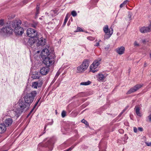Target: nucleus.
<instances>
[{
  "label": "nucleus",
  "mask_w": 151,
  "mask_h": 151,
  "mask_svg": "<svg viewBox=\"0 0 151 151\" xmlns=\"http://www.w3.org/2000/svg\"><path fill=\"white\" fill-rule=\"evenodd\" d=\"M40 7L39 6L37 5V7H36V15L38 14L39 13V10Z\"/></svg>",
  "instance_id": "c85d7f7f"
},
{
  "label": "nucleus",
  "mask_w": 151,
  "mask_h": 151,
  "mask_svg": "<svg viewBox=\"0 0 151 151\" xmlns=\"http://www.w3.org/2000/svg\"><path fill=\"white\" fill-rule=\"evenodd\" d=\"M49 50H48L47 48L44 49L42 51L41 55L42 58H44L46 56H48L49 55H50L52 54H50L49 53Z\"/></svg>",
  "instance_id": "ddd939ff"
},
{
  "label": "nucleus",
  "mask_w": 151,
  "mask_h": 151,
  "mask_svg": "<svg viewBox=\"0 0 151 151\" xmlns=\"http://www.w3.org/2000/svg\"><path fill=\"white\" fill-rule=\"evenodd\" d=\"M145 65H145V64H144V66H145Z\"/></svg>",
  "instance_id": "052dcab7"
},
{
  "label": "nucleus",
  "mask_w": 151,
  "mask_h": 151,
  "mask_svg": "<svg viewBox=\"0 0 151 151\" xmlns=\"http://www.w3.org/2000/svg\"><path fill=\"white\" fill-rule=\"evenodd\" d=\"M38 39V37H32L29 38L28 40L27 44V45L30 47H32L34 45Z\"/></svg>",
  "instance_id": "9d476101"
},
{
  "label": "nucleus",
  "mask_w": 151,
  "mask_h": 151,
  "mask_svg": "<svg viewBox=\"0 0 151 151\" xmlns=\"http://www.w3.org/2000/svg\"><path fill=\"white\" fill-rule=\"evenodd\" d=\"M43 84L42 81H35L32 82V88L37 89L38 88H40Z\"/></svg>",
  "instance_id": "9b49d317"
},
{
  "label": "nucleus",
  "mask_w": 151,
  "mask_h": 151,
  "mask_svg": "<svg viewBox=\"0 0 151 151\" xmlns=\"http://www.w3.org/2000/svg\"><path fill=\"white\" fill-rule=\"evenodd\" d=\"M49 71V69L48 67H43L40 70V73L42 75H46Z\"/></svg>",
  "instance_id": "4468645a"
},
{
  "label": "nucleus",
  "mask_w": 151,
  "mask_h": 151,
  "mask_svg": "<svg viewBox=\"0 0 151 151\" xmlns=\"http://www.w3.org/2000/svg\"><path fill=\"white\" fill-rule=\"evenodd\" d=\"M74 146H72L68 149L64 151H71L74 148Z\"/></svg>",
  "instance_id": "2f4dec72"
},
{
  "label": "nucleus",
  "mask_w": 151,
  "mask_h": 151,
  "mask_svg": "<svg viewBox=\"0 0 151 151\" xmlns=\"http://www.w3.org/2000/svg\"><path fill=\"white\" fill-rule=\"evenodd\" d=\"M134 44L135 46L138 47L139 46V44L136 41H135L134 42Z\"/></svg>",
  "instance_id": "72a5a7b5"
},
{
  "label": "nucleus",
  "mask_w": 151,
  "mask_h": 151,
  "mask_svg": "<svg viewBox=\"0 0 151 151\" xmlns=\"http://www.w3.org/2000/svg\"><path fill=\"white\" fill-rule=\"evenodd\" d=\"M135 109L136 113L137 115L138 116L141 117L142 116V114L140 112V109L137 106H136Z\"/></svg>",
  "instance_id": "4be33fe9"
},
{
  "label": "nucleus",
  "mask_w": 151,
  "mask_h": 151,
  "mask_svg": "<svg viewBox=\"0 0 151 151\" xmlns=\"http://www.w3.org/2000/svg\"><path fill=\"white\" fill-rule=\"evenodd\" d=\"M32 27H35V26H33Z\"/></svg>",
  "instance_id": "13d9d810"
},
{
  "label": "nucleus",
  "mask_w": 151,
  "mask_h": 151,
  "mask_svg": "<svg viewBox=\"0 0 151 151\" xmlns=\"http://www.w3.org/2000/svg\"><path fill=\"white\" fill-rule=\"evenodd\" d=\"M55 55L54 54L49 55L45 57L43 61V63L47 66L52 65L54 63Z\"/></svg>",
  "instance_id": "20e7f679"
},
{
  "label": "nucleus",
  "mask_w": 151,
  "mask_h": 151,
  "mask_svg": "<svg viewBox=\"0 0 151 151\" xmlns=\"http://www.w3.org/2000/svg\"><path fill=\"white\" fill-rule=\"evenodd\" d=\"M81 122L83 123L84 124L86 125H87L88 124L87 122L84 119L82 120Z\"/></svg>",
  "instance_id": "c9c22d12"
},
{
  "label": "nucleus",
  "mask_w": 151,
  "mask_h": 151,
  "mask_svg": "<svg viewBox=\"0 0 151 151\" xmlns=\"http://www.w3.org/2000/svg\"><path fill=\"white\" fill-rule=\"evenodd\" d=\"M71 14L74 17H76L77 15L76 12L75 11H72L71 12Z\"/></svg>",
  "instance_id": "cd10ccee"
},
{
  "label": "nucleus",
  "mask_w": 151,
  "mask_h": 151,
  "mask_svg": "<svg viewBox=\"0 0 151 151\" xmlns=\"http://www.w3.org/2000/svg\"><path fill=\"white\" fill-rule=\"evenodd\" d=\"M40 19H42V18H40Z\"/></svg>",
  "instance_id": "bf43d9fd"
},
{
  "label": "nucleus",
  "mask_w": 151,
  "mask_h": 151,
  "mask_svg": "<svg viewBox=\"0 0 151 151\" xmlns=\"http://www.w3.org/2000/svg\"><path fill=\"white\" fill-rule=\"evenodd\" d=\"M26 34L28 36L31 37H37V32L36 30L31 28L28 29Z\"/></svg>",
  "instance_id": "423d86ee"
},
{
  "label": "nucleus",
  "mask_w": 151,
  "mask_h": 151,
  "mask_svg": "<svg viewBox=\"0 0 151 151\" xmlns=\"http://www.w3.org/2000/svg\"><path fill=\"white\" fill-rule=\"evenodd\" d=\"M7 129V127L4 123L0 124V133H3L5 132Z\"/></svg>",
  "instance_id": "a211bd4d"
},
{
  "label": "nucleus",
  "mask_w": 151,
  "mask_h": 151,
  "mask_svg": "<svg viewBox=\"0 0 151 151\" xmlns=\"http://www.w3.org/2000/svg\"><path fill=\"white\" fill-rule=\"evenodd\" d=\"M56 11L54 10H51L49 14V13H46V14L48 15V16H49L53 17V16H55L56 15Z\"/></svg>",
  "instance_id": "5701e85b"
},
{
  "label": "nucleus",
  "mask_w": 151,
  "mask_h": 151,
  "mask_svg": "<svg viewBox=\"0 0 151 151\" xmlns=\"http://www.w3.org/2000/svg\"><path fill=\"white\" fill-rule=\"evenodd\" d=\"M96 2H98L99 0H95Z\"/></svg>",
  "instance_id": "5fc2aeb1"
},
{
  "label": "nucleus",
  "mask_w": 151,
  "mask_h": 151,
  "mask_svg": "<svg viewBox=\"0 0 151 151\" xmlns=\"http://www.w3.org/2000/svg\"><path fill=\"white\" fill-rule=\"evenodd\" d=\"M34 109H35V108L33 107V108L31 110V111H30V112L29 113V114H28V115L27 116V117H28L30 115V114L33 111Z\"/></svg>",
  "instance_id": "58836bf2"
},
{
  "label": "nucleus",
  "mask_w": 151,
  "mask_h": 151,
  "mask_svg": "<svg viewBox=\"0 0 151 151\" xmlns=\"http://www.w3.org/2000/svg\"><path fill=\"white\" fill-rule=\"evenodd\" d=\"M125 138L126 139H128V137L127 136H126Z\"/></svg>",
  "instance_id": "603ef678"
},
{
  "label": "nucleus",
  "mask_w": 151,
  "mask_h": 151,
  "mask_svg": "<svg viewBox=\"0 0 151 151\" xmlns=\"http://www.w3.org/2000/svg\"><path fill=\"white\" fill-rule=\"evenodd\" d=\"M109 47H110V45H108L107 46V47H106L105 48V49L106 50H108L109 49Z\"/></svg>",
  "instance_id": "3c124183"
},
{
  "label": "nucleus",
  "mask_w": 151,
  "mask_h": 151,
  "mask_svg": "<svg viewBox=\"0 0 151 151\" xmlns=\"http://www.w3.org/2000/svg\"><path fill=\"white\" fill-rule=\"evenodd\" d=\"M91 82L89 81H88L86 82H82L80 83V85H85L87 86L89 85L91 83Z\"/></svg>",
  "instance_id": "393cba45"
},
{
  "label": "nucleus",
  "mask_w": 151,
  "mask_h": 151,
  "mask_svg": "<svg viewBox=\"0 0 151 151\" xmlns=\"http://www.w3.org/2000/svg\"><path fill=\"white\" fill-rule=\"evenodd\" d=\"M147 118L149 119V122H151V114L147 117Z\"/></svg>",
  "instance_id": "ea45409f"
},
{
  "label": "nucleus",
  "mask_w": 151,
  "mask_h": 151,
  "mask_svg": "<svg viewBox=\"0 0 151 151\" xmlns=\"http://www.w3.org/2000/svg\"><path fill=\"white\" fill-rule=\"evenodd\" d=\"M143 86V84H137L134 86L133 88H131L127 92V94H130L132 93H133L139 88H141Z\"/></svg>",
  "instance_id": "6e6552de"
},
{
  "label": "nucleus",
  "mask_w": 151,
  "mask_h": 151,
  "mask_svg": "<svg viewBox=\"0 0 151 151\" xmlns=\"http://www.w3.org/2000/svg\"><path fill=\"white\" fill-rule=\"evenodd\" d=\"M95 46H99V42H97L94 45Z\"/></svg>",
  "instance_id": "de8ad7c7"
},
{
  "label": "nucleus",
  "mask_w": 151,
  "mask_h": 151,
  "mask_svg": "<svg viewBox=\"0 0 151 151\" xmlns=\"http://www.w3.org/2000/svg\"><path fill=\"white\" fill-rule=\"evenodd\" d=\"M68 14H67L65 17V19L64 20V22L63 23V24L64 25H65L66 24L68 21Z\"/></svg>",
  "instance_id": "bb28decb"
},
{
  "label": "nucleus",
  "mask_w": 151,
  "mask_h": 151,
  "mask_svg": "<svg viewBox=\"0 0 151 151\" xmlns=\"http://www.w3.org/2000/svg\"><path fill=\"white\" fill-rule=\"evenodd\" d=\"M89 66L88 61L87 60H84L82 64L76 68V72L77 73H83L88 68Z\"/></svg>",
  "instance_id": "7ed1b4c3"
},
{
  "label": "nucleus",
  "mask_w": 151,
  "mask_h": 151,
  "mask_svg": "<svg viewBox=\"0 0 151 151\" xmlns=\"http://www.w3.org/2000/svg\"><path fill=\"white\" fill-rule=\"evenodd\" d=\"M132 13L130 12H129L128 14V17L129 18V20H131L132 19Z\"/></svg>",
  "instance_id": "c756f323"
},
{
  "label": "nucleus",
  "mask_w": 151,
  "mask_h": 151,
  "mask_svg": "<svg viewBox=\"0 0 151 151\" xmlns=\"http://www.w3.org/2000/svg\"><path fill=\"white\" fill-rule=\"evenodd\" d=\"M32 78H39V76L37 72H35L33 73Z\"/></svg>",
  "instance_id": "b1692460"
},
{
  "label": "nucleus",
  "mask_w": 151,
  "mask_h": 151,
  "mask_svg": "<svg viewBox=\"0 0 151 151\" xmlns=\"http://www.w3.org/2000/svg\"><path fill=\"white\" fill-rule=\"evenodd\" d=\"M62 116L63 117H64L66 116V112L64 111H63L61 114Z\"/></svg>",
  "instance_id": "7c9ffc66"
},
{
  "label": "nucleus",
  "mask_w": 151,
  "mask_h": 151,
  "mask_svg": "<svg viewBox=\"0 0 151 151\" xmlns=\"http://www.w3.org/2000/svg\"><path fill=\"white\" fill-rule=\"evenodd\" d=\"M21 23L20 20H16L12 22L11 24L15 34L18 35H22L24 32L23 28L20 27Z\"/></svg>",
  "instance_id": "f03ea898"
},
{
  "label": "nucleus",
  "mask_w": 151,
  "mask_h": 151,
  "mask_svg": "<svg viewBox=\"0 0 151 151\" xmlns=\"http://www.w3.org/2000/svg\"><path fill=\"white\" fill-rule=\"evenodd\" d=\"M13 122L12 119L11 118L6 119L4 120V124L7 127H9L11 125Z\"/></svg>",
  "instance_id": "dca6fc26"
},
{
  "label": "nucleus",
  "mask_w": 151,
  "mask_h": 151,
  "mask_svg": "<svg viewBox=\"0 0 151 151\" xmlns=\"http://www.w3.org/2000/svg\"><path fill=\"white\" fill-rule=\"evenodd\" d=\"M143 86V84H137L134 86L133 88H131L127 92V94H130L132 93H133L139 88H141Z\"/></svg>",
  "instance_id": "1a4fd4ad"
},
{
  "label": "nucleus",
  "mask_w": 151,
  "mask_h": 151,
  "mask_svg": "<svg viewBox=\"0 0 151 151\" xmlns=\"http://www.w3.org/2000/svg\"><path fill=\"white\" fill-rule=\"evenodd\" d=\"M40 98L38 100V101H37V102L35 104L34 106L33 107V108H35L36 107V106H37V105L39 102V101L40 100Z\"/></svg>",
  "instance_id": "4c0bfd02"
},
{
  "label": "nucleus",
  "mask_w": 151,
  "mask_h": 151,
  "mask_svg": "<svg viewBox=\"0 0 151 151\" xmlns=\"http://www.w3.org/2000/svg\"><path fill=\"white\" fill-rule=\"evenodd\" d=\"M116 52L119 55L123 54L125 51V48L123 46L119 47L116 50Z\"/></svg>",
  "instance_id": "2eb2a0df"
},
{
  "label": "nucleus",
  "mask_w": 151,
  "mask_h": 151,
  "mask_svg": "<svg viewBox=\"0 0 151 151\" xmlns=\"http://www.w3.org/2000/svg\"><path fill=\"white\" fill-rule=\"evenodd\" d=\"M150 24L148 27H142L140 28V31L142 33H145L151 31V20Z\"/></svg>",
  "instance_id": "f8f14e48"
},
{
  "label": "nucleus",
  "mask_w": 151,
  "mask_h": 151,
  "mask_svg": "<svg viewBox=\"0 0 151 151\" xmlns=\"http://www.w3.org/2000/svg\"><path fill=\"white\" fill-rule=\"evenodd\" d=\"M87 39L91 41H93L94 40L95 38L92 37H88L87 38Z\"/></svg>",
  "instance_id": "f704fd0d"
},
{
  "label": "nucleus",
  "mask_w": 151,
  "mask_h": 151,
  "mask_svg": "<svg viewBox=\"0 0 151 151\" xmlns=\"http://www.w3.org/2000/svg\"><path fill=\"white\" fill-rule=\"evenodd\" d=\"M96 76L99 81H103L105 78V76L101 73L98 74Z\"/></svg>",
  "instance_id": "6ab92c4d"
},
{
  "label": "nucleus",
  "mask_w": 151,
  "mask_h": 151,
  "mask_svg": "<svg viewBox=\"0 0 151 151\" xmlns=\"http://www.w3.org/2000/svg\"><path fill=\"white\" fill-rule=\"evenodd\" d=\"M38 41L37 43V45L38 46L40 45H44L46 42V40L42 37L40 38L39 39H38Z\"/></svg>",
  "instance_id": "f3484780"
},
{
  "label": "nucleus",
  "mask_w": 151,
  "mask_h": 151,
  "mask_svg": "<svg viewBox=\"0 0 151 151\" xmlns=\"http://www.w3.org/2000/svg\"><path fill=\"white\" fill-rule=\"evenodd\" d=\"M37 94L36 91H33L27 93L24 96V101L19 100L17 106L13 110L14 116L18 117L22 112L28 110Z\"/></svg>",
  "instance_id": "f257e3e1"
},
{
  "label": "nucleus",
  "mask_w": 151,
  "mask_h": 151,
  "mask_svg": "<svg viewBox=\"0 0 151 151\" xmlns=\"http://www.w3.org/2000/svg\"><path fill=\"white\" fill-rule=\"evenodd\" d=\"M102 42V41L101 40H99V41L98 42Z\"/></svg>",
  "instance_id": "864d4df0"
},
{
  "label": "nucleus",
  "mask_w": 151,
  "mask_h": 151,
  "mask_svg": "<svg viewBox=\"0 0 151 151\" xmlns=\"http://www.w3.org/2000/svg\"><path fill=\"white\" fill-rule=\"evenodd\" d=\"M145 65H145V64H144V66H145Z\"/></svg>",
  "instance_id": "680f3d73"
},
{
  "label": "nucleus",
  "mask_w": 151,
  "mask_h": 151,
  "mask_svg": "<svg viewBox=\"0 0 151 151\" xmlns=\"http://www.w3.org/2000/svg\"><path fill=\"white\" fill-rule=\"evenodd\" d=\"M46 127V125L45 127V129Z\"/></svg>",
  "instance_id": "4d7b16f0"
},
{
  "label": "nucleus",
  "mask_w": 151,
  "mask_h": 151,
  "mask_svg": "<svg viewBox=\"0 0 151 151\" xmlns=\"http://www.w3.org/2000/svg\"><path fill=\"white\" fill-rule=\"evenodd\" d=\"M134 131L135 133H137V130L136 127H134Z\"/></svg>",
  "instance_id": "37998d69"
},
{
  "label": "nucleus",
  "mask_w": 151,
  "mask_h": 151,
  "mask_svg": "<svg viewBox=\"0 0 151 151\" xmlns=\"http://www.w3.org/2000/svg\"><path fill=\"white\" fill-rule=\"evenodd\" d=\"M60 74V73L59 72H58L56 74V76H58Z\"/></svg>",
  "instance_id": "8fccbe9b"
},
{
  "label": "nucleus",
  "mask_w": 151,
  "mask_h": 151,
  "mask_svg": "<svg viewBox=\"0 0 151 151\" xmlns=\"http://www.w3.org/2000/svg\"><path fill=\"white\" fill-rule=\"evenodd\" d=\"M145 143L148 146H150L151 147V142H146Z\"/></svg>",
  "instance_id": "e433bc0d"
},
{
  "label": "nucleus",
  "mask_w": 151,
  "mask_h": 151,
  "mask_svg": "<svg viewBox=\"0 0 151 151\" xmlns=\"http://www.w3.org/2000/svg\"><path fill=\"white\" fill-rule=\"evenodd\" d=\"M129 2V1L127 0H126L124 1L120 5V8H122V7L125 6V5H127V4L128 3V2Z\"/></svg>",
  "instance_id": "a878e982"
},
{
  "label": "nucleus",
  "mask_w": 151,
  "mask_h": 151,
  "mask_svg": "<svg viewBox=\"0 0 151 151\" xmlns=\"http://www.w3.org/2000/svg\"><path fill=\"white\" fill-rule=\"evenodd\" d=\"M15 17L14 16L13 17H12V16H8V19H10L11 18H14Z\"/></svg>",
  "instance_id": "49530a36"
},
{
  "label": "nucleus",
  "mask_w": 151,
  "mask_h": 151,
  "mask_svg": "<svg viewBox=\"0 0 151 151\" xmlns=\"http://www.w3.org/2000/svg\"><path fill=\"white\" fill-rule=\"evenodd\" d=\"M98 67V66L92 64L90 67V71L92 72L93 73L97 72L98 70L97 69Z\"/></svg>",
  "instance_id": "aec40b11"
},
{
  "label": "nucleus",
  "mask_w": 151,
  "mask_h": 151,
  "mask_svg": "<svg viewBox=\"0 0 151 151\" xmlns=\"http://www.w3.org/2000/svg\"><path fill=\"white\" fill-rule=\"evenodd\" d=\"M125 110H124L120 113V114H119V116H121L122 114L125 111Z\"/></svg>",
  "instance_id": "09e8293b"
},
{
  "label": "nucleus",
  "mask_w": 151,
  "mask_h": 151,
  "mask_svg": "<svg viewBox=\"0 0 151 151\" xmlns=\"http://www.w3.org/2000/svg\"><path fill=\"white\" fill-rule=\"evenodd\" d=\"M101 59L100 58H98L95 60H94L92 64L94 65H96L97 66H98L100 65L101 63Z\"/></svg>",
  "instance_id": "412c9836"
},
{
  "label": "nucleus",
  "mask_w": 151,
  "mask_h": 151,
  "mask_svg": "<svg viewBox=\"0 0 151 151\" xmlns=\"http://www.w3.org/2000/svg\"><path fill=\"white\" fill-rule=\"evenodd\" d=\"M53 120H52V121L50 122H49L48 124L47 125H52L53 124Z\"/></svg>",
  "instance_id": "c03bdc74"
},
{
  "label": "nucleus",
  "mask_w": 151,
  "mask_h": 151,
  "mask_svg": "<svg viewBox=\"0 0 151 151\" xmlns=\"http://www.w3.org/2000/svg\"><path fill=\"white\" fill-rule=\"evenodd\" d=\"M138 130L140 131H142L143 130V129L142 127H139L138 128Z\"/></svg>",
  "instance_id": "a18cd8bd"
},
{
  "label": "nucleus",
  "mask_w": 151,
  "mask_h": 151,
  "mask_svg": "<svg viewBox=\"0 0 151 151\" xmlns=\"http://www.w3.org/2000/svg\"><path fill=\"white\" fill-rule=\"evenodd\" d=\"M4 24V20L3 19L0 20V25L2 26Z\"/></svg>",
  "instance_id": "79ce46f5"
},
{
  "label": "nucleus",
  "mask_w": 151,
  "mask_h": 151,
  "mask_svg": "<svg viewBox=\"0 0 151 151\" xmlns=\"http://www.w3.org/2000/svg\"><path fill=\"white\" fill-rule=\"evenodd\" d=\"M103 30L105 34L104 36V40L109 39L113 33V30L112 28H110L109 29L107 25H105L103 28Z\"/></svg>",
  "instance_id": "39448f33"
},
{
  "label": "nucleus",
  "mask_w": 151,
  "mask_h": 151,
  "mask_svg": "<svg viewBox=\"0 0 151 151\" xmlns=\"http://www.w3.org/2000/svg\"><path fill=\"white\" fill-rule=\"evenodd\" d=\"M142 43H143L144 44H145L146 43H147V42H148V41L147 40H146L145 39H143V40H142Z\"/></svg>",
  "instance_id": "a19ab883"
},
{
  "label": "nucleus",
  "mask_w": 151,
  "mask_h": 151,
  "mask_svg": "<svg viewBox=\"0 0 151 151\" xmlns=\"http://www.w3.org/2000/svg\"><path fill=\"white\" fill-rule=\"evenodd\" d=\"M82 29L80 27H78L77 29H76V32H82L83 31Z\"/></svg>",
  "instance_id": "473e14b6"
},
{
  "label": "nucleus",
  "mask_w": 151,
  "mask_h": 151,
  "mask_svg": "<svg viewBox=\"0 0 151 151\" xmlns=\"http://www.w3.org/2000/svg\"><path fill=\"white\" fill-rule=\"evenodd\" d=\"M150 58H151V53L150 54Z\"/></svg>",
  "instance_id": "6e6d98bb"
},
{
  "label": "nucleus",
  "mask_w": 151,
  "mask_h": 151,
  "mask_svg": "<svg viewBox=\"0 0 151 151\" xmlns=\"http://www.w3.org/2000/svg\"><path fill=\"white\" fill-rule=\"evenodd\" d=\"M11 22L9 24L7 27L3 28L1 29V31L4 33L11 34L13 32V28L11 26Z\"/></svg>",
  "instance_id": "0eeeda50"
}]
</instances>
